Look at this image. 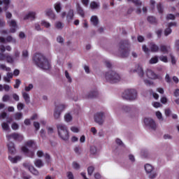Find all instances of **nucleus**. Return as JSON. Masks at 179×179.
<instances>
[{
    "label": "nucleus",
    "mask_w": 179,
    "mask_h": 179,
    "mask_svg": "<svg viewBox=\"0 0 179 179\" xmlns=\"http://www.w3.org/2000/svg\"><path fill=\"white\" fill-rule=\"evenodd\" d=\"M32 61L38 68H41V69H43L45 71H48L50 68V62L48 59L45 58L41 53H36L32 57Z\"/></svg>",
    "instance_id": "1"
},
{
    "label": "nucleus",
    "mask_w": 179,
    "mask_h": 179,
    "mask_svg": "<svg viewBox=\"0 0 179 179\" xmlns=\"http://www.w3.org/2000/svg\"><path fill=\"white\" fill-rule=\"evenodd\" d=\"M131 43L128 40L121 41L119 43L118 54L122 58H127L131 51Z\"/></svg>",
    "instance_id": "2"
},
{
    "label": "nucleus",
    "mask_w": 179,
    "mask_h": 179,
    "mask_svg": "<svg viewBox=\"0 0 179 179\" xmlns=\"http://www.w3.org/2000/svg\"><path fill=\"white\" fill-rule=\"evenodd\" d=\"M105 79L108 83H118L121 82V76L115 71H108L105 73Z\"/></svg>",
    "instance_id": "3"
},
{
    "label": "nucleus",
    "mask_w": 179,
    "mask_h": 179,
    "mask_svg": "<svg viewBox=\"0 0 179 179\" xmlns=\"http://www.w3.org/2000/svg\"><path fill=\"white\" fill-rule=\"evenodd\" d=\"M122 99L134 101L138 99V91L135 89H127L122 94Z\"/></svg>",
    "instance_id": "4"
},
{
    "label": "nucleus",
    "mask_w": 179,
    "mask_h": 179,
    "mask_svg": "<svg viewBox=\"0 0 179 179\" xmlns=\"http://www.w3.org/2000/svg\"><path fill=\"white\" fill-rule=\"evenodd\" d=\"M57 128L58 131V135L62 141L69 140V132L68 131V128L66 126L62 124H57Z\"/></svg>",
    "instance_id": "5"
},
{
    "label": "nucleus",
    "mask_w": 179,
    "mask_h": 179,
    "mask_svg": "<svg viewBox=\"0 0 179 179\" xmlns=\"http://www.w3.org/2000/svg\"><path fill=\"white\" fill-rule=\"evenodd\" d=\"M145 171L148 176V178L155 179L157 177V172L155 171V166L150 164H145L144 166Z\"/></svg>",
    "instance_id": "6"
},
{
    "label": "nucleus",
    "mask_w": 179,
    "mask_h": 179,
    "mask_svg": "<svg viewBox=\"0 0 179 179\" xmlns=\"http://www.w3.org/2000/svg\"><path fill=\"white\" fill-rule=\"evenodd\" d=\"M104 118H106V113L103 111L97 112L94 115V121L99 125L104 124Z\"/></svg>",
    "instance_id": "7"
},
{
    "label": "nucleus",
    "mask_w": 179,
    "mask_h": 179,
    "mask_svg": "<svg viewBox=\"0 0 179 179\" xmlns=\"http://www.w3.org/2000/svg\"><path fill=\"white\" fill-rule=\"evenodd\" d=\"M145 75L147 78H148V79H158L159 80H162V79H163V76H162L161 75L156 74L155 72L153 71V70L149 69L146 70Z\"/></svg>",
    "instance_id": "8"
},
{
    "label": "nucleus",
    "mask_w": 179,
    "mask_h": 179,
    "mask_svg": "<svg viewBox=\"0 0 179 179\" xmlns=\"http://www.w3.org/2000/svg\"><path fill=\"white\" fill-rule=\"evenodd\" d=\"M35 148H36V143H34V141H29L25 143V146H23L22 148V152H24V153H27L29 150L31 149L32 150H34Z\"/></svg>",
    "instance_id": "9"
},
{
    "label": "nucleus",
    "mask_w": 179,
    "mask_h": 179,
    "mask_svg": "<svg viewBox=\"0 0 179 179\" xmlns=\"http://www.w3.org/2000/svg\"><path fill=\"white\" fill-rule=\"evenodd\" d=\"M6 138L8 141H10V139H13L14 141H17V142H22V140L23 139V136L20 134L13 133L11 134L7 135Z\"/></svg>",
    "instance_id": "10"
},
{
    "label": "nucleus",
    "mask_w": 179,
    "mask_h": 179,
    "mask_svg": "<svg viewBox=\"0 0 179 179\" xmlns=\"http://www.w3.org/2000/svg\"><path fill=\"white\" fill-rule=\"evenodd\" d=\"M8 24L10 27V33H16V30H17V23L15 20H10L7 21Z\"/></svg>",
    "instance_id": "11"
},
{
    "label": "nucleus",
    "mask_w": 179,
    "mask_h": 179,
    "mask_svg": "<svg viewBox=\"0 0 179 179\" xmlns=\"http://www.w3.org/2000/svg\"><path fill=\"white\" fill-rule=\"evenodd\" d=\"M144 123L146 127H149V128H151V129H156V122H155V120L152 118H145L144 119Z\"/></svg>",
    "instance_id": "12"
},
{
    "label": "nucleus",
    "mask_w": 179,
    "mask_h": 179,
    "mask_svg": "<svg viewBox=\"0 0 179 179\" xmlns=\"http://www.w3.org/2000/svg\"><path fill=\"white\" fill-rule=\"evenodd\" d=\"M133 72H136L140 78H143L145 75V73L143 72V67H142V65L141 64L136 65L135 69L133 70Z\"/></svg>",
    "instance_id": "13"
},
{
    "label": "nucleus",
    "mask_w": 179,
    "mask_h": 179,
    "mask_svg": "<svg viewBox=\"0 0 179 179\" xmlns=\"http://www.w3.org/2000/svg\"><path fill=\"white\" fill-rule=\"evenodd\" d=\"M129 117L131 120H138V117H139V109L133 107L130 111Z\"/></svg>",
    "instance_id": "14"
},
{
    "label": "nucleus",
    "mask_w": 179,
    "mask_h": 179,
    "mask_svg": "<svg viewBox=\"0 0 179 179\" xmlns=\"http://www.w3.org/2000/svg\"><path fill=\"white\" fill-rule=\"evenodd\" d=\"M99 96V92L97 90H91L87 93L85 95V99H94V97H97Z\"/></svg>",
    "instance_id": "15"
},
{
    "label": "nucleus",
    "mask_w": 179,
    "mask_h": 179,
    "mask_svg": "<svg viewBox=\"0 0 179 179\" xmlns=\"http://www.w3.org/2000/svg\"><path fill=\"white\" fill-rule=\"evenodd\" d=\"M36 15L37 13L36 12L31 11L24 17V20H27L28 19H30L31 20H36Z\"/></svg>",
    "instance_id": "16"
},
{
    "label": "nucleus",
    "mask_w": 179,
    "mask_h": 179,
    "mask_svg": "<svg viewBox=\"0 0 179 179\" xmlns=\"http://www.w3.org/2000/svg\"><path fill=\"white\" fill-rule=\"evenodd\" d=\"M149 48L151 52H159V50H160V48H159V45H156V43L153 42L150 43Z\"/></svg>",
    "instance_id": "17"
},
{
    "label": "nucleus",
    "mask_w": 179,
    "mask_h": 179,
    "mask_svg": "<svg viewBox=\"0 0 179 179\" xmlns=\"http://www.w3.org/2000/svg\"><path fill=\"white\" fill-rule=\"evenodd\" d=\"M7 146L10 155H15V153H16V148H15V143H13V142H9V143L7 144Z\"/></svg>",
    "instance_id": "18"
},
{
    "label": "nucleus",
    "mask_w": 179,
    "mask_h": 179,
    "mask_svg": "<svg viewBox=\"0 0 179 179\" xmlns=\"http://www.w3.org/2000/svg\"><path fill=\"white\" fill-rule=\"evenodd\" d=\"M159 50L161 52H163V54H169V52H170V46L161 45Z\"/></svg>",
    "instance_id": "19"
},
{
    "label": "nucleus",
    "mask_w": 179,
    "mask_h": 179,
    "mask_svg": "<svg viewBox=\"0 0 179 179\" xmlns=\"http://www.w3.org/2000/svg\"><path fill=\"white\" fill-rule=\"evenodd\" d=\"M134 107H131L129 106H127V105H122V106H120V110L123 112V113H131V111H132V108Z\"/></svg>",
    "instance_id": "20"
},
{
    "label": "nucleus",
    "mask_w": 179,
    "mask_h": 179,
    "mask_svg": "<svg viewBox=\"0 0 179 179\" xmlns=\"http://www.w3.org/2000/svg\"><path fill=\"white\" fill-rule=\"evenodd\" d=\"M66 20L68 23H71L73 20V10H70L66 15Z\"/></svg>",
    "instance_id": "21"
},
{
    "label": "nucleus",
    "mask_w": 179,
    "mask_h": 179,
    "mask_svg": "<svg viewBox=\"0 0 179 179\" xmlns=\"http://www.w3.org/2000/svg\"><path fill=\"white\" fill-rule=\"evenodd\" d=\"M46 16H48V17L53 19L54 20L57 18V15H55V13L51 9L47 10Z\"/></svg>",
    "instance_id": "22"
},
{
    "label": "nucleus",
    "mask_w": 179,
    "mask_h": 179,
    "mask_svg": "<svg viewBox=\"0 0 179 179\" xmlns=\"http://www.w3.org/2000/svg\"><path fill=\"white\" fill-rule=\"evenodd\" d=\"M13 78V73H7L6 76L3 78L4 82H7V83H10V79Z\"/></svg>",
    "instance_id": "23"
},
{
    "label": "nucleus",
    "mask_w": 179,
    "mask_h": 179,
    "mask_svg": "<svg viewBox=\"0 0 179 179\" xmlns=\"http://www.w3.org/2000/svg\"><path fill=\"white\" fill-rule=\"evenodd\" d=\"M8 159L11 163H17V162H20L22 160V157L16 156L15 157H12L10 156L8 157Z\"/></svg>",
    "instance_id": "24"
},
{
    "label": "nucleus",
    "mask_w": 179,
    "mask_h": 179,
    "mask_svg": "<svg viewBox=\"0 0 179 179\" xmlns=\"http://www.w3.org/2000/svg\"><path fill=\"white\" fill-rule=\"evenodd\" d=\"M61 111H58V110H55L54 111L53 113V117L55 118V120H56L57 121H60L61 120Z\"/></svg>",
    "instance_id": "25"
},
{
    "label": "nucleus",
    "mask_w": 179,
    "mask_h": 179,
    "mask_svg": "<svg viewBox=\"0 0 179 179\" xmlns=\"http://www.w3.org/2000/svg\"><path fill=\"white\" fill-rule=\"evenodd\" d=\"M22 97L26 103V104H30V96L27 92H22Z\"/></svg>",
    "instance_id": "26"
},
{
    "label": "nucleus",
    "mask_w": 179,
    "mask_h": 179,
    "mask_svg": "<svg viewBox=\"0 0 179 179\" xmlns=\"http://www.w3.org/2000/svg\"><path fill=\"white\" fill-rule=\"evenodd\" d=\"M90 20L93 26H97V24H99V17H97V16L96 15L92 16Z\"/></svg>",
    "instance_id": "27"
},
{
    "label": "nucleus",
    "mask_w": 179,
    "mask_h": 179,
    "mask_svg": "<svg viewBox=\"0 0 179 179\" xmlns=\"http://www.w3.org/2000/svg\"><path fill=\"white\" fill-rule=\"evenodd\" d=\"M6 59L8 64H14L15 61H16L15 60L13 56L10 55H6Z\"/></svg>",
    "instance_id": "28"
},
{
    "label": "nucleus",
    "mask_w": 179,
    "mask_h": 179,
    "mask_svg": "<svg viewBox=\"0 0 179 179\" xmlns=\"http://www.w3.org/2000/svg\"><path fill=\"white\" fill-rule=\"evenodd\" d=\"M141 156L143 159H148L149 157V152L146 149L141 150Z\"/></svg>",
    "instance_id": "29"
},
{
    "label": "nucleus",
    "mask_w": 179,
    "mask_h": 179,
    "mask_svg": "<svg viewBox=\"0 0 179 179\" xmlns=\"http://www.w3.org/2000/svg\"><path fill=\"white\" fill-rule=\"evenodd\" d=\"M5 90V92H9L10 90V86L6 84L0 85V92Z\"/></svg>",
    "instance_id": "30"
},
{
    "label": "nucleus",
    "mask_w": 179,
    "mask_h": 179,
    "mask_svg": "<svg viewBox=\"0 0 179 179\" xmlns=\"http://www.w3.org/2000/svg\"><path fill=\"white\" fill-rule=\"evenodd\" d=\"M147 20L149 23H151V24H157V20H156V18L153 16L148 17Z\"/></svg>",
    "instance_id": "31"
},
{
    "label": "nucleus",
    "mask_w": 179,
    "mask_h": 179,
    "mask_svg": "<svg viewBox=\"0 0 179 179\" xmlns=\"http://www.w3.org/2000/svg\"><path fill=\"white\" fill-rule=\"evenodd\" d=\"M34 164L36 167H38L39 169L43 167V166H44V163L41 159H36L34 162Z\"/></svg>",
    "instance_id": "32"
},
{
    "label": "nucleus",
    "mask_w": 179,
    "mask_h": 179,
    "mask_svg": "<svg viewBox=\"0 0 179 179\" xmlns=\"http://www.w3.org/2000/svg\"><path fill=\"white\" fill-rule=\"evenodd\" d=\"M55 10H56L57 13H59L61 10H62V6L61 5V3H56L54 6Z\"/></svg>",
    "instance_id": "33"
},
{
    "label": "nucleus",
    "mask_w": 179,
    "mask_h": 179,
    "mask_svg": "<svg viewBox=\"0 0 179 179\" xmlns=\"http://www.w3.org/2000/svg\"><path fill=\"white\" fill-rule=\"evenodd\" d=\"M55 26L57 30H62V29H64V24L59 21L56 22Z\"/></svg>",
    "instance_id": "34"
},
{
    "label": "nucleus",
    "mask_w": 179,
    "mask_h": 179,
    "mask_svg": "<svg viewBox=\"0 0 179 179\" xmlns=\"http://www.w3.org/2000/svg\"><path fill=\"white\" fill-rule=\"evenodd\" d=\"M6 41H7V43H13V44H16V39H15L11 36H7L6 38Z\"/></svg>",
    "instance_id": "35"
},
{
    "label": "nucleus",
    "mask_w": 179,
    "mask_h": 179,
    "mask_svg": "<svg viewBox=\"0 0 179 179\" xmlns=\"http://www.w3.org/2000/svg\"><path fill=\"white\" fill-rule=\"evenodd\" d=\"M90 6L91 9H98L99 6H100V4L96 1H92L90 3Z\"/></svg>",
    "instance_id": "36"
},
{
    "label": "nucleus",
    "mask_w": 179,
    "mask_h": 179,
    "mask_svg": "<svg viewBox=\"0 0 179 179\" xmlns=\"http://www.w3.org/2000/svg\"><path fill=\"white\" fill-rule=\"evenodd\" d=\"M15 61H17L20 58V51L16 50L14 51V55L13 56Z\"/></svg>",
    "instance_id": "37"
},
{
    "label": "nucleus",
    "mask_w": 179,
    "mask_h": 179,
    "mask_svg": "<svg viewBox=\"0 0 179 179\" xmlns=\"http://www.w3.org/2000/svg\"><path fill=\"white\" fill-rule=\"evenodd\" d=\"M66 106L64 104H60L58 105L55 107V110H57V111H60V113H62V111H64V110H65Z\"/></svg>",
    "instance_id": "38"
},
{
    "label": "nucleus",
    "mask_w": 179,
    "mask_h": 179,
    "mask_svg": "<svg viewBox=\"0 0 179 179\" xmlns=\"http://www.w3.org/2000/svg\"><path fill=\"white\" fill-rule=\"evenodd\" d=\"M64 73H65V77L67 79V82L69 83H72V77H71V75L69 74L68 71L66 70Z\"/></svg>",
    "instance_id": "39"
},
{
    "label": "nucleus",
    "mask_w": 179,
    "mask_h": 179,
    "mask_svg": "<svg viewBox=\"0 0 179 179\" xmlns=\"http://www.w3.org/2000/svg\"><path fill=\"white\" fill-rule=\"evenodd\" d=\"M127 2H132L134 3L136 6H141L142 5V2L140 0H127Z\"/></svg>",
    "instance_id": "40"
},
{
    "label": "nucleus",
    "mask_w": 179,
    "mask_h": 179,
    "mask_svg": "<svg viewBox=\"0 0 179 179\" xmlns=\"http://www.w3.org/2000/svg\"><path fill=\"white\" fill-rule=\"evenodd\" d=\"M64 120L66 122H71V121H72V115H71V113H66L64 115Z\"/></svg>",
    "instance_id": "41"
},
{
    "label": "nucleus",
    "mask_w": 179,
    "mask_h": 179,
    "mask_svg": "<svg viewBox=\"0 0 179 179\" xmlns=\"http://www.w3.org/2000/svg\"><path fill=\"white\" fill-rule=\"evenodd\" d=\"M41 24V26H44V27H46V29L51 27V24L45 20H42Z\"/></svg>",
    "instance_id": "42"
},
{
    "label": "nucleus",
    "mask_w": 179,
    "mask_h": 179,
    "mask_svg": "<svg viewBox=\"0 0 179 179\" xmlns=\"http://www.w3.org/2000/svg\"><path fill=\"white\" fill-rule=\"evenodd\" d=\"M23 117V114L22 113H16L14 115V118L16 120H22V117Z\"/></svg>",
    "instance_id": "43"
},
{
    "label": "nucleus",
    "mask_w": 179,
    "mask_h": 179,
    "mask_svg": "<svg viewBox=\"0 0 179 179\" xmlns=\"http://www.w3.org/2000/svg\"><path fill=\"white\" fill-rule=\"evenodd\" d=\"M159 62V57L157 56H155L150 59V64H157Z\"/></svg>",
    "instance_id": "44"
},
{
    "label": "nucleus",
    "mask_w": 179,
    "mask_h": 179,
    "mask_svg": "<svg viewBox=\"0 0 179 179\" xmlns=\"http://www.w3.org/2000/svg\"><path fill=\"white\" fill-rule=\"evenodd\" d=\"M0 69L3 71H6V72H10V67H7L5 64H0Z\"/></svg>",
    "instance_id": "45"
},
{
    "label": "nucleus",
    "mask_w": 179,
    "mask_h": 179,
    "mask_svg": "<svg viewBox=\"0 0 179 179\" xmlns=\"http://www.w3.org/2000/svg\"><path fill=\"white\" fill-rule=\"evenodd\" d=\"M115 143L118 145V146H122V148H125V144L122 142V141L120 138L115 139Z\"/></svg>",
    "instance_id": "46"
},
{
    "label": "nucleus",
    "mask_w": 179,
    "mask_h": 179,
    "mask_svg": "<svg viewBox=\"0 0 179 179\" xmlns=\"http://www.w3.org/2000/svg\"><path fill=\"white\" fill-rule=\"evenodd\" d=\"M72 167L74 169V170H79L80 169V164L76 162H73L72 163Z\"/></svg>",
    "instance_id": "47"
},
{
    "label": "nucleus",
    "mask_w": 179,
    "mask_h": 179,
    "mask_svg": "<svg viewBox=\"0 0 179 179\" xmlns=\"http://www.w3.org/2000/svg\"><path fill=\"white\" fill-rule=\"evenodd\" d=\"M24 153L27 154V156H28V157H31V159L34 157V152L33 151V149L29 150L28 152Z\"/></svg>",
    "instance_id": "48"
},
{
    "label": "nucleus",
    "mask_w": 179,
    "mask_h": 179,
    "mask_svg": "<svg viewBox=\"0 0 179 179\" xmlns=\"http://www.w3.org/2000/svg\"><path fill=\"white\" fill-rule=\"evenodd\" d=\"M74 152L76 155H82V148L79 146L75 147Z\"/></svg>",
    "instance_id": "49"
},
{
    "label": "nucleus",
    "mask_w": 179,
    "mask_h": 179,
    "mask_svg": "<svg viewBox=\"0 0 179 179\" xmlns=\"http://www.w3.org/2000/svg\"><path fill=\"white\" fill-rule=\"evenodd\" d=\"M29 171L34 174V176H38V171H37V169H36V168H34V166L31 167V169L29 170Z\"/></svg>",
    "instance_id": "50"
},
{
    "label": "nucleus",
    "mask_w": 179,
    "mask_h": 179,
    "mask_svg": "<svg viewBox=\"0 0 179 179\" xmlns=\"http://www.w3.org/2000/svg\"><path fill=\"white\" fill-rule=\"evenodd\" d=\"M90 153L91 155H96L97 153V148L93 145L90 147Z\"/></svg>",
    "instance_id": "51"
},
{
    "label": "nucleus",
    "mask_w": 179,
    "mask_h": 179,
    "mask_svg": "<svg viewBox=\"0 0 179 179\" xmlns=\"http://www.w3.org/2000/svg\"><path fill=\"white\" fill-rule=\"evenodd\" d=\"M78 13L82 16V17H85V13L83 12V9L80 8V6H78L77 8Z\"/></svg>",
    "instance_id": "52"
},
{
    "label": "nucleus",
    "mask_w": 179,
    "mask_h": 179,
    "mask_svg": "<svg viewBox=\"0 0 179 179\" xmlns=\"http://www.w3.org/2000/svg\"><path fill=\"white\" fill-rule=\"evenodd\" d=\"M94 171V166H91L87 168V173L89 176H92L93 174V172Z\"/></svg>",
    "instance_id": "53"
},
{
    "label": "nucleus",
    "mask_w": 179,
    "mask_h": 179,
    "mask_svg": "<svg viewBox=\"0 0 179 179\" xmlns=\"http://www.w3.org/2000/svg\"><path fill=\"white\" fill-rule=\"evenodd\" d=\"M171 28L170 27H168L165 30H164V36H167L169 34H171Z\"/></svg>",
    "instance_id": "54"
},
{
    "label": "nucleus",
    "mask_w": 179,
    "mask_h": 179,
    "mask_svg": "<svg viewBox=\"0 0 179 179\" xmlns=\"http://www.w3.org/2000/svg\"><path fill=\"white\" fill-rule=\"evenodd\" d=\"M22 83V81L19 79L15 80V84L14 85L15 89H19V87L20 86V84Z\"/></svg>",
    "instance_id": "55"
},
{
    "label": "nucleus",
    "mask_w": 179,
    "mask_h": 179,
    "mask_svg": "<svg viewBox=\"0 0 179 179\" xmlns=\"http://www.w3.org/2000/svg\"><path fill=\"white\" fill-rule=\"evenodd\" d=\"M22 58H24V59L29 58V51L26 50H23L22 52Z\"/></svg>",
    "instance_id": "56"
},
{
    "label": "nucleus",
    "mask_w": 179,
    "mask_h": 179,
    "mask_svg": "<svg viewBox=\"0 0 179 179\" xmlns=\"http://www.w3.org/2000/svg\"><path fill=\"white\" fill-rule=\"evenodd\" d=\"M1 127L4 131H8V129H9V124H8L6 122H3L1 124Z\"/></svg>",
    "instance_id": "57"
},
{
    "label": "nucleus",
    "mask_w": 179,
    "mask_h": 179,
    "mask_svg": "<svg viewBox=\"0 0 179 179\" xmlns=\"http://www.w3.org/2000/svg\"><path fill=\"white\" fill-rule=\"evenodd\" d=\"M33 87H34L33 84H29L28 86H26L24 87V90H25V92H30V90H31L33 89Z\"/></svg>",
    "instance_id": "58"
},
{
    "label": "nucleus",
    "mask_w": 179,
    "mask_h": 179,
    "mask_svg": "<svg viewBox=\"0 0 179 179\" xmlns=\"http://www.w3.org/2000/svg\"><path fill=\"white\" fill-rule=\"evenodd\" d=\"M17 108L18 111H22V110H23V108H24V103H18L17 105Z\"/></svg>",
    "instance_id": "59"
},
{
    "label": "nucleus",
    "mask_w": 179,
    "mask_h": 179,
    "mask_svg": "<svg viewBox=\"0 0 179 179\" xmlns=\"http://www.w3.org/2000/svg\"><path fill=\"white\" fill-rule=\"evenodd\" d=\"M160 61H162V62H168L169 59H167V56L161 55L159 57Z\"/></svg>",
    "instance_id": "60"
},
{
    "label": "nucleus",
    "mask_w": 179,
    "mask_h": 179,
    "mask_svg": "<svg viewBox=\"0 0 179 179\" xmlns=\"http://www.w3.org/2000/svg\"><path fill=\"white\" fill-rule=\"evenodd\" d=\"M156 115L159 121H163V115H162V113H160V111L156 112Z\"/></svg>",
    "instance_id": "61"
},
{
    "label": "nucleus",
    "mask_w": 179,
    "mask_h": 179,
    "mask_svg": "<svg viewBox=\"0 0 179 179\" xmlns=\"http://www.w3.org/2000/svg\"><path fill=\"white\" fill-rule=\"evenodd\" d=\"M57 41L59 43V44H64V38L61 36H58L57 37Z\"/></svg>",
    "instance_id": "62"
},
{
    "label": "nucleus",
    "mask_w": 179,
    "mask_h": 179,
    "mask_svg": "<svg viewBox=\"0 0 179 179\" xmlns=\"http://www.w3.org/2000/svg\"><path fill=\"white\" fill-rule=\"evenodd\" d=\"M23 166L25 168V169H27L28 170H31V167L33 166H31L30 164L27 163V162H25L23 164Z\"/></svg>",
    "instance_id": "63"
},
{
    "label": "nucleus",
    "mask_w": 179,
    "mask_h": 179,
    "mask_svg": "<svg viewBox=\"0 0 179 179\" xmlns=\"http://www.w3.org/2000/svg\"><path fill=\"white\" fill-rule=\"evenodd\" d=\"M34 127L36 131H38V129H40V123H38V122H34Z\"/></svg>",
    "instance_id": "64"
}]
</instances>
